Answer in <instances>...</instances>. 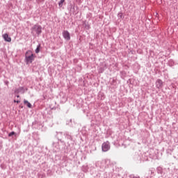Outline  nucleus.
<instances>
[{
    "label": "nucleus",
    "instance_id": "nucleus-1",
    "mask_svg": "<svg viewBox=\"0 0 178 178\" xmlns=\"http://www.w3.org/2000/svg\"><path fill=\"white\" fill-rule=\"evenodd\" d=\"M35 56L33 54V51L29 50L25 54V59L26 62V65L30 63H33V60H34Z\"/></svg>",
    "mask_w": 178,
    "mask_h": 178
},
{
    "label": "nucleus",
    "instance_id": "nucleus-2",
    "mask_svg": "<svg viewBox=\"0 0 178 178\" xmlns=\"http://www.w3.org/2000/svg\"><path fill=\"white\" fill-rule=\"evenodd\" d=\"M102 149L103 152H106L111 149V145H109V143L108 141L104 142L102 145Z\"/></svg>",
    "mask_w": 178,
    "mask_h": 178
},
{
    "label": "nucleus",
    "instance_id": "nucleus-3",
    "mask_svg": "<svg viewBox=\"0 0 178 178\" xmlns=\"http://www.w3.org/2000/svg\"><path fill=\"white\" fill-rule=\"evenodd\" d=\"M2 38L6 42H12V38H10L8 33L3 34Z\"/></svg>",
    "mask_w": 178,
    "mask_h": 178
},
{
    "label": "nucleus",
    "instance_id": "nucleus-4",
    "mask_svg": "<svg viewBox=\"0 0 178 178\" xmlns=\"http://www.w3.org/2000/svg\"><path fill=\"white\" fill-rule=\"evenodd\" d=\"M63 36L64 37L65 40H67V41H70V33H69V31H63Z\"/></svg>",
    "mask_w": 178,
    "mask_h": 178
},
{
    "label": "nucleus",
    "instance_id": "nucleus-5",
    "mask_svg": "<svg viewBox=\"0 0 178 178\" xmlns=\"http://www.w3.org/2000/svg\"><path fill=\"white\" fill-rule=\"evenodd\" d=\"M33 30H34V31H35V33L38 34H41L42 33V28L40 25H35L33 28Z\"/></svg>",
    "mask_w": 178,
    "mask_h": 178
},
{
    "label": "nucleus",
    "instance_id": "nucleus-6",
    "mask_svg": "<svg viewBox=\"0 0 178 178\" xmlns=\"http://www.w3.org/2000/svg\"><path fill=\"white\" fill-rule=\"evenodd\" d=\"M163 86V82L162 81V80L161 79H158L156 81V88H162V87Z\"/></svg>",
    "mask_w": 178,
    "mask_h": 178
},
{
    "label": "nucleus",
    "instance_id": "nucleus-7",
    "mask_svg": "<svg viewBox=\"0 0 178 178\" xmlns=\"http://www.w3.org/2000/svg\"><path fill=\"white\" fill-rule=\"evenodd\" d=\"M24 105H26V106H28V108H31V104L30 102H29V101L24 100Z\"/></svg>",
    "mask_w": 178,
    "mask_h": 178
},
{
    "label": "nucleus",
    "instance_id": "nucleus-8",
    "mask_svg": "<svg viewBox=\"0 0 178 178\" xmlns=\"http://www.w3.org/2000/svg\"><path fill=\"white\" fill-rule=\"evenodd\" d=\"M63 2H65V0H60V1L58 3V6L60 8H62V6H63Z\"/></svg>",
    "mask_w": 178,
    "mask_h": 178
},
{
    "label": "nucleus",
    "instance_id": "nucleus-9",
    "mask_svg": "<svg viewBox=\"0 0 178 178\" xmlns=\"http://www.w3.org/2000/svg\"><path fill=\"white\" fill-rule=\"evenodd\" d=\"M40 52V44L37 47L36 49H35V53L38 54Z\"/></svg>",
    "mask_w": 178,
    "mask_h": 178
},
{
    "label": "nucleus",
    "instance_id": "nucleus-10",
    "mask_svg": "<svg viewBox=\"0 0 178 178\" xmlns=\"http://www.w3.org/2000/svg\"><path fill=\"white\" fill-rule=\"evenodd\" d=\"M14 134H15V132L13 131V132H10V133L8 134V136H9V137H12V136H14Z\"/></svg>",
    "mask_w": 178,
    "mask_h": 178
},
{
    "label": "nucleus",
    "instance_id": "nucleus-11",
    "mask_svg": "<svg viewBox=\"0 0 178 178\" xmlns=\"http://www.w3.org/2000/svg\"><path fill=\"white\" fill-rule=\"evenodd\" d=\"M14 102H16L17 104H20V100H14Z\"/></svg>",
    "mask_w": 178,
    "mask_h": 178
},
{
    "label": "nucleus",
    "instance_id": "nucleus-12",
    "mask_svg": "<svg viewBox=\"0 0 178 178\" xmlns=\"http://www.w3.org/2000/svg\"><path fill=\"white\" fill-rule=\"evenodd\" d=\"M17 98H20V96L19 95H17Z\"/></svg>",
    "mask_w": 178,
    "mask_h": 178
},
{
    "label": "nucleus",
    "instance_id": "nucleus-13",
    "mask_svg": "<svg viewBox=\"0 0 178 178\" xmlns=\"http://www.w3.org/2000/svg\"><path fill=\"white\" fill-rule=\"evenodd\" d=\"M15 92H17V93H19V92H18L17 90H16V91H15Z\"/></svg>",
    "mask_w": 178,
    "mask_h": 178
}]
</instances>
